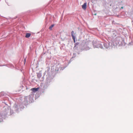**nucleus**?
I'll return each instance as SVG.
<instances>
[{
  "mask_svg": "<svg viewBox=\"0 0 133 133\" xmlns=\"http://www.w3.org/2000/svg\"><path fill=\"white\" fill-rule=\"evenodd\" d=\"M31 35V34L29 33H27L25 35V37L27 38L29 37Z\"/></svg>",
  "mask_w": 133,
  "mask_h": 133,
  "instance_id": "obj_4",
  "label": "nucleus"
},
{
  "mask_svg": "<svg viewBox=\"0 0 133 133\" xmlns=\"http://www.w3.org/2000/svg\"><path fill=\"white\" fill-rule=\"evenodd\" d=\"M74 32L73 31H72L71 32V36L74 40V43H75L76 41H75V36H74Z\"/></svg>",
  "mask_w": 133,
  "mask_h": 133,
  "instance_id": "obj_1",
  "label": "nucleus"
},
{
  "mask_svg": "<svg viewBox=\"0 0 133 133\" xmlns=\"http://www.w3.org/2000/svg\"><path fill=\"white\" fill-rule=\"evenodd\" d=\"M39 89V88H33L31 89V90L34 92H36Z\"/></svg>",
  "mask_w": 133,
  "mask_h": 133,
  "instance_id": "obj_3",
  "label": "nucleus"
},
{
  "mask_svg": "<svg viewBox=\"0 0 133 133\" xmlns=\"http://www.w3.org/2000/svg\"><path fill=\"white\" fill-rule=\"evenodd\" d=\"M79 44V42H77L75 44L74 48H76V46L77 45H78V44Z\"/></svg>",
  "mask_w": 133,
  "mask_h": 133,
  "instance_id": "obj_6",
  "label": "nucleus"
},
{
  "mask_svg": "<svg viewBox=\"0 0 133 133\" xmlns=\"http://www.w3.org/2000/svg\"><path fill=\"white\" fill-rule=\"evenodd\" d=\"M25 60H26V59H25Z\"/></svg>",
  "mask_w": 133,
  "mask_h": 133,
  "instance_id": "obj_9",
  "label": "nucleus"
},
{
  "mask_svg": "<svg viewBox=\"0 0 133 133\" xmlns=\"http://www.w3.org/2000/svg\"><path fill=\"white\" fill-rule=\"evenodd\" d=\"M87 3H85L83 4L82 5V7L83 9L85 10L86 9L87 7Z\"/></svg>",
  "mask_w": 133,
  "mask_h": 133,
  "instance_id": "obj_2",
  "label": "nucleus"
},
{
  "mask_svg": "<svg viewBox=\"0 0 133 133\" xmlns=\"http://www.w3.org/2000/svg\"><path fill=\"white\" fill-rule=\"evenodd\" d=\"M54 24L51 25L49 28V29L50 30H51L52 29V28L54 27Z\"/></svg>",
  "mask_w": 133,
  "mask_h": 133,
  "instance_id": "obj_5",
  "label": "nucleus"
},
{
  "mask_svg": "<svg viewBox=\"0 0 133 133\" xmlns=\"http://www.w3.org/2000/svg\"><path fill=\"white\" fill-rule=\"evenodd\" d=\"M123 8V7H121V8Z\"/></svg>",
  "mask_w": 133,
  "mask_h": 133,
  "instance_id": "obj_8",
  "label": "nucleus"
},
{
  "mask_svg": "<svg viewBox=\"0 0 133 133\" xmlns=\"http://www.w3.org/2000/svg\"><path fill=\"white\" fill-rule=\"evenodd\" d=\"M41 76V75L40 74H38L37 75V77L38 78H40Z\"/></svg>",
  "mask_w": 133,
  "mask_h": 133,
  "instance_id": "obj_7",
  "label": "nucleus"
}]
</instances>
